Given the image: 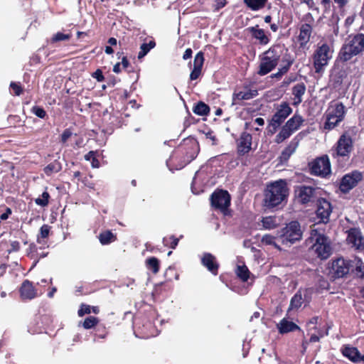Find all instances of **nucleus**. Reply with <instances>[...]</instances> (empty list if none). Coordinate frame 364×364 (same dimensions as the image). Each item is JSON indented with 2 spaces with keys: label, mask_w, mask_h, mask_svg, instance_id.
Segmentation results:
<instances>
[{
  "label": "nucleus",
  "mask_w": 364,
  "mask_h": 364,
  "mask_svg": "<svg viewBox=\"0 0 364 364\" xmlns=\"http://www.w3.org/2000/svg\"><path fill=\"white\" fill-rule=\"evenodd\" d=\"M289 193V189L284 179L268 183L264 192V206L268 209L279 206L287 200Z\"/></svg>",
  "instance_id": "obj_1"
},
{
  "label": "nucleus",
  "mask_w": 364,
  "mask_h": 364,
  "mask_svg": "<svg viewBox=\"0 0 364 364\" xmlns=\"http://www.w3.org/2000/svg\"><path fill=\"white\" fill-rule=\"evenodd\" d=\"M287 50L283 45L277 44L271 46L260 55V64L258 75L263 76L273 70L278 65L281 57L283 58Z\"/></svg>",
  "instance_id": "obj_2"
},
{
  "label": "nucleus",
  "mask_w": 364,
  "mask_h": 364,
  "mask_svg": "<svg viewBox=\"0 0 364 364\" xmlns=\"http://www.w3.org/2000/svg\"><path fill=\"white\" fill-rule=\"evenodd\" d=\"M306 242L310 245L309 250L311 252L321 259H326L332 253L329 238L316 229L311 230L310 236Z\"/></svg>",
  "instance_id": "obj_3"
},
{
  "label": "nucleus",
  "mask_w": 364,
  "mask_h": 364,
  "mask_svg": "<svg viewBox=\"0 0 364 364\" xmlns=\"http://www.w3.org/2000/svg\"><path fill=\"white\" fill-rule=\"evenodd\" d=\"M364 50V34L358 33L349 38L342 46L339 57L341 60L347 61L353 56L358 55Z\"/></svg>",
  "instance_id": "obj_4"
},
{
  "label": "nucleus",
  "mask_w": 364,
  "mask_h": 364,
  "mask_svg": "<svg viewBox=\"0 0 364 364\" xmlns=\"http://www.w3.org/2000/svg\"><path fill=\"white\" fill-rule=\"evenodd\" d=\"M303 232L298 221H291L277 233L278 240L284 245H291L301 239Z\"/></svg>",
  "instance_id": "obj_5"
},
{
  "label": "nucleus",
  "mask_w": 364,
  "mask_h": 364,
  "mask_svg": "<svg viewBox=\"0 0 364 364\" xmlns=\"http://www.w3.org/2000/svg\"><path fill=\"white\" fill-rule=\"evenodd\" d=\"M198 151V145L196 141H193L186 150L185 155L183 160L178 164H175L176 156L174 154L171 155L166 161V165L170 171L180 170L186 165L192 161L197 156Z\"/></svg>",
  "instance_id": "obj_6"
},
{
  "label": "nucleus",
  "mask_w": 364,
  "mask_h": 364,
  "mask_svg": "<svg viewBox=\"0 0 364 364\" xmlns=\"http://www.w3.org/2000/svg\"><path fill=\"white\" fill-rule=\"evenodd\" d=\"M311 173L321 178H326L331 173L329 158L327 155L317 157L309 164Z\"/></svg>",
  "instance_id": "obj_7"
},
{
  "label": "nucleus",
  "mask_w": 364,
  "mask_h": 364,
  "mask_svg": "<svg viewBox=\"0 0 364 364\" xmlns=\"http://www.w3.org/2000/svg\"><path fill=\"white\" fill-rule=\"evenodd\" d=\"M318 192V188L301 185L295 188V197L298 202L301 204L312 203L319 198Z\"/></svg>",
  "instance_id": "obj_8"
},
{
  "label": "nucleus",
  "mask_w": 364,
  "mask_h": 364,
  "mask_svg": "<svg viewBox=\"0 0 364 364\" xmlns=\"http://www.w3.org/2000/svg\"><path fill=\"white\" fill-rule=\"evenodd\" d=\"M230 195L225 190H216L210 196L211 205L223 213H225L230 206Z\"/></svg>",
  "instance_id": "obj_9"
},
{
  "label": "nucleus",
  "mask_w": 364,
  "mask_h": 364,
  "mask_svg": "<svg viewBox=\"0 0 364 364\" xmlns=\"http://www.w3.org/2000/svg\"><path fill=\"white\" fill-rule=\"evenodd\" d=\"M350 269L351 260L339 257L332 261L331 273L333 279L343 278L350 272Z\"/></svg>",
  "instance_id": "obj_10"
},
{
  "label": "nucleus",
  "mask_w": 364,
  "mask_h": 364,
  "mask_svg": "<svg viewBox=\"0 0 364 364\" xmlns=\"http://www.w3.org/2000/svg\"><path fill=\"white\" fill-rule=\"evenodd\" d=\"M331 58V52L329 46L326 43L319 46L314 56V65L316 72L319 73L328 64V61Z\"/></svg>",
  "instance_id": "obj_11"
},
{
  "label": "nucleus",
  "mask_w": 364,
  "mask_h": 364,
  "mask_svg": "<svg viewBox=\"0 0 364 364\" xmlns=\"http://www.w3.org/2000/svg\"><path fill=\"white\" fill-rule=\"evenodd\" d=\"M292 109L287 102H282L277 107V111L272 117L270 125L276 129L291 114Z\"/></svg>",
  "instance_id": "obj_12"
},
{
  "label": "nucleus",
  "mask_w": 364,
  "mask_h": 364,
  "mask_svg": "<svg viewBox=\"0 0 364 364\" xmlns=\"http://www.w3.org/2000/svg\"><path fill=\"white\" fill-rule=\"evenodd\" d=\"M353 150V140L350 134L344 133L338 139L333 156H348Z\"/></svg>",
  "instance_id": "obj_13"
},
{
  "label": "nucleus",
  "mask_w": 364,
  "mask_h": 364,
  "mask_svg": "<svg viewBox=\"0 0 364 364\" xmlns=\"http://www.w3.org/2000/svg\"><path fill=\"white\" fill-rule=\"evenodd\" d=\"M363 178L362 173L358 171L346 174L341 179L339 188L341 192L346 193L353 189Z\"/></svg>",
  "instance_id": "obj_14"
},
{
  "label": "nucleus",
  "mask_w": 364,
  "mask_h": 364,
  "mask_svg": "<svg viewBox=\"0 0 364 364\" xmlns=\"http://www.w3.org/2000/svg\"><path fill=\"white\" fill-rule=\"evenodd\" d=\"M316 202V215L318 218L320 219V222L326 223L328 221L329 216L332 212L331 205L327 200L321 198H318Z\"/></svg>",
  "instance_id": "obj_15"
},
{
  "label": "nucleus",
  "mask_w": 364,
  "mask_h": 364,
  "mask_svg": "<svg viewBox=\"0 0 364 364\" xmlns=\"http://www.w3.org/2000/svg\"><path fill=\"white\" fill-rule=\"evenodd\" d=\"M243 90H235L232 95L233 104H237V101L249 100L258 95V91L256 89H250L249 85L243 86Z\"/></svg>",
  "instance_id": "obj_16"
},
{
  "label": "nucleus",
  "mask_w": 364,
  "mask_h": 364,
  "mask_svg": "<svg viewBox=\"0 0 364 364\" xmlns=\"http://www.w3.org/2000/svg\"><path fill=\"white\" fill-rule=\"evenodd\" d=\"M348 242L352 245L357 250H362L364 248V237L361 232L356 229H350L348 232Z\"/></svg>",
  "instance_id": "obj_17"
},
{
  "label": "nucleus",
  "mask_w": 364,
  "mask_h": 364,
  "mask_svg": "<svg viewBox=\"0 0 364 364\" xmlns=\"http://www.w3.org/2000/svg\"><path fill=\"white\" fill-rule=\"evenodd\" d=\"M252 135L247 132H243L237 140V153L240 155H245L251 150Z\"/></svg>",
  "instance_id": "obj_18"
},
{
  "label": "nucleus",
  "mask_w": 364,
  "mask_h": 364,
  "mask_svg": "<svg viewBox=\"0 0 364 364\" xmlns=\"http://www.w3.org/2000/svg\"><path fill=\"white\" fill-rule=\"evenodd\" d=\"M201 264L207 268L213 274L217 275L218 272L219 264L216 261L215 257L209 252L203 253L201 257Z\"/></svg>",
  "instance_id": "obj_19"
},
{
  "label": "nucleus",
  "mask_w": 364,
  "mask_h": 364,
  "mask_svg": "<svg viewBox=\"0 0 364 364\" xmlns=\"http://www.w3.org/2000/svg\"><path fill=\"white\" fill-rule=\"evenodd\" d=\"M343 355L353 363L364 361V355L361 354L357 348L345 346L342 349Z\"/></svg>",
  "instance_id": "obj_20"
},
{
  "label": "nucleus",
  "mask_w": 364,
  "mask_h": 364,
  "mask_svg": "<svg viewBox=\"0 0 364 364\" xmlns=\"http://www.w3.org/2000/svg\"><path fill=\"white\" fill-rule=\"evenodd\" d=\"M204 63L203 53L202 52L198 53L194 58L193 68L190 74V79L191 80H197L201 75V70Z\"/></svg>",
  "instance_id": "obj_21"
},
{
  "label": "nucleus",
  "mask_w": 364,
  "mask_h": 364,
  "mask_svg": "<svg viewBox=\"0 0 364 364\" xmlns=\"http://www.w3.org/2000/svg\"><path fill=\"white\" fill-rule=\"evenodd\" d=\"M282 65L279 68L277 73L271 75L272 77L280 79L283 75L287 73L294 63V59L289 53H285L282 59Z\"/></svg>",
  "instance_id": "obj_22"
},
{
  "label": "nucleus",
  "mask_w": 364,
  "mask_h": 364,
  "mask_svg": "<svg viewBox=\"0 0 364 364\" xmlns=\"http://www.w3.org/2000/svg\"><path fill=\"white\" fill-rule=\"evenodd\" d=\"M21 296L23 299H34L37 292L35 288L33 286L32 282L28 280H25L21 287L20 289Z\"/></svg>",
  "instance_id": "obj_23"
},
{
  "label": "nucleus",
  "mask_w": 364,
  "mask_h": 364,
  "mask_svg": "<svg viewBox=\"0 0 364 364\" xmlns=\"http://www.w3.org/2000/svg\"><path fill=\"white\" fill-rule=\"evenodd\" d=\"M250 32L251 33L253 38L258 40L261 45H267L269 42V39L264 31L259 28L258 26L250 27Z\"/></svg>",
  "instance_id": "obj_24"
},
{
  "label": "nucleus",
  "mask_w": 364,
  "mask_h": 364,
  "mask_svg": "<svg viewBox=\"0 0 364 364\" xmlns=\"http://www.w3.org/2000/svg\"><path fill=\"white\" fill-rule=\"evenodd\" d=\"M312 27L309 23L302 24L300 27L299 41L301 46L306 45L310 40Z\"/></svg>",
  "instance_id": "obj_25"
},
{
  "label": "nucleus",
  "mask_w": 364,
  "mask_h": 364,
  "mask_svg": "<svg viewBox=\"0 0 364 364\" xmlns=\"http://www.w3.org/2000/svg\"><path fill=\"white\" fill-rule=\"evenodd\" d=\"M277 328L281 334H284L299 329V327L294 322L283 318L277 324Z\"/></svg>",
  "instance_id": "obj_26"
},
{
  "label": "nucleus",
  "mask_w": 364,
  "mask_h": 364,
  "mask_svg": "<svg viewBox=\"0 0 364 364\" xmlns=\"http://www.w3.org/2000/svg\"><path fill=\"white\" fill-rule=\"evenodd\" d=\"M306 92V86L303 82L297 83L292 87L294 105H298L302 102V96Z\"/></svg>",
  "instance_id": "obj_27"
},
{
  "label": "nucleus",
  "mask_w": 364,
  "mask_h": 364,
  "mask_svg": "<svg viewBox=\"0 0 364 364\" xmlns=\"http://www.w3.org/2000/svg\"><path fill=\"white\" fill-rule=\"evenodd\" d=\"M352 269L350 271L360 278L364 279V264L362 260L358 257L351 260Z\"/></svg>",
  "instance_id": "obj_28"
},
{
  "label": "nucleus",
  "mask_w": 364,
  "mask_h": 364,
  "mask_svg": "<svg viewBox=\"0 0 364 364\" xmlns=\"http://www.w3.org/2000/svg\"><path fill=\"white\" fill-rule=\"evenodd\" d=\"M303 122L304 119L300 115L294 114L284 125L294 133L300 128Z\"/></svg>",
  "instance_id": "obj_29"
},
{
  "label": "nucleus",
  "mask_w": 364,
  "mask_h": 364,
  "mask_svg": "<svg viewBox=\"0 0 364 364\" xmlns=\"http://www.w3.org/2000/svg\"><path fill=\"white\" fill-rule=\"evenodd\" d=\"M345 114V107L341 102L336 104L332 110H329L328 113V114L341 121H343Z\"/></svg>",
  "instance_id": "obj_30"
},
{
  "label": "nucleus",
  "mask_w": 364,
  "mask_h": 364,
  "mask_svg": "<svg viewBox=\"0 0 364 364\" xmlns=\"http://www.w3.org/2000/svg\"><path fill=\"white\" fill-rule=\"evenodd\" d=\"M268 0H243L244 4L251 11H259L262 9L267 4Z\"/></svg>",
  "instance_id": "obj_31"
},
{
  "label": "nucleus",
  "mask_w": 364,
  "mask_h": 364,
  "mask_svg": "<svg viewBox=\"0 0 364 364\" xmlns=\"http://www.w3.org/2000/svg\"><path fill=\"white\" fill-rule=\"evenodd\" d=\"M299 144V139L295 137L294 138L287 147L282 153V158L284 160H287L290 156L296 151Z\"/></svg>",
  "instance_id": "obj_32"
},
{
  "label": "nucleus",
  "mask_w": 364,
  "mask_h": 364,
  "mask_svg": "<svg viewBox=\"0 0 364 364\" xmlns=\"http://www.w3.org/2000/svg\"><path fill=\"white\" fill-rule=\"evenodd\" d=\"M51 227L47 224L43 225L39 231V234L37 236V242L41 245H45V239L48 237Z\"/></svg>",
  "instance_id": "obj_33"
},
{
  "label": "nucleus",
  "mask_w": 364,
  "mask_h": 364,
  "mask_svg": "<svg viewBox=\"0 0 364 364\" xmlns=\"http://www.w3.org/2000/svg\"><path fill=\"white\" fill-rule=\"evenodd\" d=\"M62 169V165L58 160H55L53 162L48 164L43 169L44 173L47 176H50L53 173H58Z\"/></svg>",
  "instance_id": "obj_34"
},
{
  "label": "nucleus",
  "mask_w": 364,
  "mask_h": 364,
  "mask_svg": "<svg viewBox=\"0 0 364 364\" xmlns=\"http://www.w3.org/2000/svg\"><path fill=\"white\" fill-rule=\"evenodd\" d=\"M146 267L148 269L151 270L154 274H157L159 271L160 262L154 257H149L145 262Z\"/></svg>",
  "instance_id": "obj_35"
},
{
  "label": "nucleus",
  "mask_w": 364,
  "mask_h": 364,
  "mask_svg": "<svg viewBox=\"0 0 364 364\" xmlns=\"http://www.w3.org/2000/svg\"><path fill=\"white\" fill-rule=\"evenodd\" d=\"M303 303V298L301 291H298L291 299L288 311L299 309Z\"/></svg>",
  "instance_id": "obj_36"
},
{
  "label": "nucleus",
  "mask_w": 364,
  "mask_h": 364,
  "mask_svg": "<svg viewBox=\"0 0 364 364\" xmlns=\"http://www.w3.org/2000/svg\"><path fill=\"white\" fill-rule=\"evenodd\" d=\"M156 46L154 41H150L148 43H144L140 46V51L138 53V59H142L147 53Z\"/></svg>",
  "instance_id": "obj_37"
},
{
  "label": "nucleus",
  "mask_w": 364,
  "mask_h": 364,
  "mask_svg": "<svg viewBox=\"0 0 364 364\" xmlns=\"http://www.w3.org/2000/svg\"><path fill=\"white\" fill-rule=\"evenodd\" d=\"M99 240L102 245H105L111 243L116 240V236L109 230L100 234Z\"/></svg>",
  "instance_id": "obj_38"
},
{
  "label": "nucleus",
  "mask_w": 364,
  "mask_h": 364,
  "mask_svg": "<svg viewBox=\"0 0 364 364\" xmlns=\"http://www.w3.org/2000/svg\"><path fill=\"white\" fill-rule=\"evenodd\" d=\"M193 111L198 115L205 116L209 113L210 108L205 103L199 102L194 106Z\"/></svg>",
  "instance_id": "obj_39"
},
{
  "label": "nucleus",
  "mask_w": 364,
  "mask_h": 364,
  "mask_svg": "<svg viewBox=\"0 0 364 364\" xmlns=\"http://www.w3.org/2000/svg\"><path fill=\"white\" fill-rule=\"evenodd\" d=\"M292 134L293 132L288 128H287L285 125H284L281 131L276 136L275 141L277 144H280L283 142L285 139H288Z\"/></svg>",
  "instance_id": "obj_40"
},
{
  "label": "nucleus",
  "mask_w": 364,
  "mask_h": 364,
  "mask_svg": "<svg viewBox=\"0 0 364 364\" xmlns=\"http://www.w3.org/2000/svg\"><path fill=\"white\" fill-rule=\"evenodd\" d=\"M341 121L327 114L326 120L323 124V129L331 130L334 129Z\"/></svg>",
  "instance_id": "obj_41"
},
{
  "label": "nucleus",
  "mask_w": 364,
  "mask_h": 364,
  "mask_svg": "<svg viewBox=\"0 0 364 364\" xmlns=\"http://www.w3.org/2000/svg\"><path fill=\"white\" fill-rule=\"evenodd\" d=\"M236 274L243 282L247 281L250 277V271L245 265L237 266Z\"/></svg>",
  "instance_id": "obj_42"
},
{
  "label": "nucleus",
  "mask_w": 364,
  "mask_h": 364,
  "mask_svg": "<svg viewBox=\"0 0 364 364\" xmlns=\"http://www.w3.org/2000/svg\"><path fill=\"white\" fill-rule=\"evenodd\" d=\"M179 239L176 238L174 235H171L168 237L163 238V244L164 246L169 247L171 249H175L178 245Z\"/></svg>",
  "instance_id": "obj_43"
},
{
  "label": "nucleus",
  "mask_w": 364,
  "mask_h": 364,
  "mask_svg": "<svg viewBox=\"0 0 364 364\" xmlns=\"http://www.w3.org/2000/svg\"><path fill=\"white\" fill-rule=\"evenodd\" d=\"M278 239L277 236L274 237L271 235H264L262 236L261 242L267 245H273L276 248L280 250V247L277 245L275 240Z\"/></svg>",
  "instance_id": "obj_44"
},
{
  "label": "nucleus",
  "mask_w": 364,
  "mask_h": 364,
  "mask_svg": "<svg viewBox=\"0 0 364 364\" xmlns=\"http://www.w3.org/2000/svg\"><path fill=\"white\" fill-rule=\"evenodd\" d=\"M98 323V318L95 316L87 317L82 323V326L85 329H90Z\"/></svg>",
  "instance_id": "obj_45"
},
{
  "label": "nucleus",
  "mask_w": 364,
  "mask_h": 364,
  "mask_svg": "<svg viewBox=\"0 0 364 364\" xmlns=\"http://www.w3.org/2000/svg\"><path fill=\"white\" fill-rule=\"evenodd\" d=\"M49 198H50L49 193L47 191H44L41 194V197H39L35 200V203L38 205L45 207L46 205H48V204Z\"/></svg>",
  "instance_id": "obj_46"
},
{
  "label": "nucleus",
  "mask_w": 364,
  "mask_h": 364,
  "mask_svg": "<svg viewBox=\"0 0 364 364\" xmlns=\"http://www.w3.org/2000/svg\"><path fill=\"white\" fill-rule=\"evenodd\" d=\"M262 225L266 229H272L276 227V220L273 217H266L262 219Z\"/></svg>",
  "instance_id": "obj_47"
},
{
  "label": "nucleus",
  "mask_w": 364,
  "mask_h": 364,
  "mask_svg": "<svg viewBox=\"0 0 364 364\" xmlns=\"http://www.w3.org/2000/svg\"><path fill=\"white\" fill-rule=\"evenodd\" d=\"M32 112L38 117L39 118L43 119L46 116V112L42 107L34 106L32 108Z\"/></svg>",
  "instance_id": "obj_48"
},
{
  "label": "nucleus",
  "mask_w": 364,
  "mask_h": 364,
  "mask_svg": "<svg viewBox=\"0 0 364 364\" xmlns=\"http://www.w3.org/2000/svg\"><path fill=\"white\" fill-rule=\"evenodd\" d=\"M70 38V34H64L63 33L58 32L55 34L52 38L53 42L60 41H66Z\"/></svg>",
  "instance_id": "obj_49"
},
{
  "label": "nucleus",
  "mask_w": 364,
  "mask_h": 364,
  "mask_svg": "<svg viewBox=\"0 0 364 364\" xmlns=\"http://www.w3.org/2000/svg\"><path fill=\"white\" fill-rule=\"evenodd\" d=\"M91 313V306L87 304H81L80 309L77 311L79 316H83L85 314H89Z\"/></svg>",
  "instance_id": "obj_50"
},
{
  "label": "nucleus",
  "mask_w": 364,
  "mask_h": 364,
  "mask_svg": "<svg viewBox=\"0 0 364 364\" xmlns=\"http://www.w3.org/2000/svg\"><path fill=\"white\" fill-rule=\"evenodd\" d=\"M37 250H38V249L35 244H33V243L30 244V245L27 250L28 255L31 259H34L37 255V252H38Z\"/></svg>",
  "instance_id": "obj_51"
},
{
  "label": "nucleus",
  "mask_w": 364,
  "mask_h": 364,
  "mask_svg": "<svg viewBox=\"0 0 364 364\" xmlns=\"http://www.w3.org/2000/svg\"><path fill=\"white\" fill-rule=\"evenodd\" d=\"M10 87L13 90L14 93L16 96H19L22 93V87L21 86L16 82H11Z\"/></svg>",
  "instance_id": "obj_52"
},
{
  "label": "nucleus",
  "mask_w": 364,
  "mask_h": 364,
  "mask_svg": "<svg viewBox=\"0 0 364 364\" xmlns=\"http://www.w3.org/2000/svg\"><path fill=\"white\" fill-rule=\"evenodd\" d=\"M10 248L7 250L9 254H11L12 252H16L19 251L21 245L19 242L18 241H12L10 244Z\"/></svg>",
  "instance_id": "obj_53"
},
{
  "label": "nucleus",
  "mask_w": 364,
  "mask_h": 364,
  "mask_svg": "<svg viewBox=\"0 0 364 364\" xmlns=\"http://www.w3.org/2000/svg\"><path fill=\"white\" fill-rule=\"evenodd\" d=\"M92 77L97 80L98 82H102L105 80L102 71L100 69H97L95 72L92 74Z\"/></svg>",
  "instance_id": "obj_54"
},
{
  "label": "nucleus",
  "mask_w": 364,
  "mask_h": 364,
  "mask_svg": "<svg viewBox=\"0 0 364 364\" xmlns=\"http://www.w3.org/2000/svg\"><path fill=\"white\" fill-rule=\"evenodd\" d=\"M72 135L73 132L70 129H65L61 135V141L63 143H65Z\"/></svg>",
  "instance_id": "obj_55"
},
{
  "label": "nucleus",
  "mask_w": 364,
  "mask_h": 364,
  "mask_svg": "<svg viewBox=\"0 0 364 364\" xmlns=\"http://www.w3.org/2000/svg\"><path fill=\"white\" fill-rule=\"evenodd\" d=\"M11 210L9 208H6V212L2 213L0 216L1 220H6L8 219L9 216L11 214Z\"/></svg>",
  "instance_id": "obj_56"
},
{
  "label": "nucleus",
  "mask_w": 364,
  "mask_h": 364,
  "mask_svg": "<svg viewBox=\"0 0 364 364\" xmlns=\"http://www.w3.org/2000/svg\"><path fill=\"white\" fill-rule=\"evenodd\" d=\"M193 51L191 48H187L183 55V60H188L191 58Z\"/></svg>",
  "instance_id": "obj_57"
},
{
  "label": "nucleus",
  "mask_w": 364,
  "mask_h": 364,
  "mask_svg": "<svg viewBox=\"0 0 364 364\" xmlns=\"http://www.w3.org/2000/svg\"><path fill=\"white\" fill-rule=\"evenodd\" d=\"M95 154L96 151H90L85 155L84 158L86 161H91L95 156Z\"/></svg>",
  "instance_id": "obj_58"
},
{
  "label": "nucleus",
  "mask_w": 364,
  "mask_h": 364,
  "mask_svg": "<svg viewBox=\"0 0 364 364\" xmlns=\"http://www.w3.org/2000/svg\"><path fill=\"white\" fill-rule=\"evenodd\" d=\"M206 138L210 139L213 141V144H216V138L212 132H208L206 134Z\"/></svg>",
  "instance_id": "obj_59"
},
{
  "label": "nucleus",
  "mask_w": 364,
  "mask_h": 364,
  "mask_svg": "<svg viewBox=\"0 0 364 364\" xmlns=\"http://www.w3.org/2000/svg\"><path fill=\"white\" fill-rule=\"evenodd\" d=\"M91 161V166L92 168H99L100 167V161L95 156L93 159H92Z\"/></svg>",
  "instance_id": "obj_60"
},
{
  "label": "nucleus",
  "mask_w": 364,
  "mask_h": 364,
  "mask_svg": "<svg viewBox=\"0 0 364 364\" xmlns=\"http://www.w3.org/2000/svg\"><path fill=\"white\" fill-rule=\"evenodd\" d=\"M196 177H194L193 178V183H192V186H191V190H192V192L194 193V194H198L200 193V190H198L196 189Z\"/></svg>",
  "instance_id": "obj_61"
},
{
  "label": "nucleus",
  "mask_w": 364,
  "mask_h": 364,
  "mask_svg": "<svg viewBox=\"0 0 364 364\" xmlns=\"http://www.w3.org/2000/svg\"><path fill=\"white\" fill-rule=\"evenodd\" d=\"M340 7H343L348 3V0H333Z\"/></svg>",
  "instance_id": "obj_62"
},
{
  "label": "nucleus",
  "mask_w": 364,
  "mask_h": 364,
  "mask_svg": "<svg viewBox=\"0 0 364 364\" xmlns=\"http://www.w3.org/2000/svg\"><path fill=\"white\" fill-rule=\"evenodd\" d=\"M121 64L124 68H128V66L129 65V62L127 60V57L122 58Z\"/></svg>",
  "instance_id": "obj_63"
},
{
  "label": "nucleus",
  "mask_w": 364,
  "mask_h": 364,
  "mask_svg": "<svg viewBox=\"0 0 364 364\" xmlns=\"http://www.w3.org/2000/svg\"><path fill=\"white\" fill-rule=\"evenodd\" d=\"M255 123L259 126H263L264 124V120L263 118L257 117L255 119Z\"/></svg>",
  "instance_id": "obj_64"
}]
</instances>
